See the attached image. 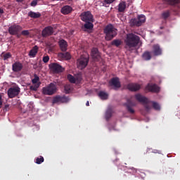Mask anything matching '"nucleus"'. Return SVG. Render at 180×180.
<instances>
[{
    "mask_svg": "<svg viewBox=\"0 0 180 180\" xmlns=\"http://www.w3.org/2000/svg\"><path fill=\"white\" fill-rule=\"evenodd\" d=\"M65 91L66 94H68L70 91V86H65Z\"/></svg>",
    "mask_w": 180,
    "mask_h": 180,
    "instance_id": "nucleus-43",
    "label": "nucleus"
},
{
    "mask_svg": "<svg viewBox=\"0 0 180 180\" xmlns=\"http://www.w3.org/2000/svg\"><path fill=\"white\" fill-rule=\"evenodd\" d=\"M42 60L44 63H46V55H44Z\"/></svg>",
    "mask_w": 180,
    "mask_h": 180,
    "instance_id": "nucleus-49",
    "label": "nucleus"
},
{
    "mask_svg": "<svg viewBox=\"0 0 180 180\" xmlns=\"http://www.w3.org/2000/svg\"><path fill=\"white\" fill-rule=\"evenodd\" d=\"M51 34H54V28L51 26L46 27V36H51Z\"/></svg>",
    "mask_w": 180,
    "mask_h": 180,
    "instance_id": "nucleus-25",
    "label": "nucleus"
},
{
    "mask_svg": "<svg viewBox=\"0 0 180 180\" xmlns=\"http://www.w3.org/2000/svg\"><path fill=\"white\" fill-rule=\"evenodd\" d=\"M50 60V58L49 57V56H46V63H49V61Z\"/></svg>",
    "mask_w": 180,
    "mask_h": 180,
    "instance_id": "nucleus-46",
    "label": "nucleus"
},
{
    "mask_svg": "<svg viewBox=\"0 0 180 180\" xmlns=\"http://www.w3.org/2000/svg\"><path fill=\"white\" fill-rule=\"evenodd\" d=\"M104 2L108 4H113L115 2V0H104Z\"/></svg>",
    "mask_w": 180,
    "mask_h": 180,
    "instance_id": "nucleus-41",
    "label": "nucleus"
},
{
    "mask_svg": "<svg viewBox=\"0 0 180 180\" xmlns=\"http://www.w3.org/2000/svg\"><path fill=\"white\" fill-rule=\"evenodd\" d=\"M52 103L54 105L55 103H60V96H56L53 97L52 100Z\"/></svg>",
    "mask_w": 180,
    "mask_h": 180,
    "instance_id": "nucleus-35",
    "label": "nucleus"
},
{
    "mask_svg": "<svg viewBox=\"0 0 180 180\" xmlns=\"http://www.w3.org/2000/svg\"><path fill=\"white\" fill-rule=\"evenodd\" d=\"M21 34L22 36H29V34H30V32H29V30H22L21 32Z\"/></svg>",
    "mask_w": 180,
    "mask_h": 180,
    "instance_id": "nucleus-39",
    "label": "nucleus"
},
{
    "mask_svg": "<svg viewBox=\"0 0 180 180\" xmlns=\"http://www.w3.org/2000/svg\"><path fill=\"white\" fill-rule=\"evenodd\" d=\"M110 86H114L115 89L117 88H120L122 85L120 84V81L119 80V77H113L109 82Z\"/></svg>",
    "mask_w": 180,
    "mask_h": 180,
    "instance_id": "nucleus-17",
    "label": "nucleus"
},
{
    "mask_svg": "<svg viewBox=\"0 0 180 180\" xmlns=\"http://www.w3.org/2000/svg\"><path fill=\"white\" fill-rule=\"evenodd\" d=\"M91 56L94 61H99L101 60V53L97 48H93L91 49Z\"/></svg>",
    "mask_w": 180,
    "mask_h": 180,
    "instance_id": "nucleus-13",
    "label": "nucleus"
},
{
    "mask_svg": "<svg viewBox=\"0 0 180 180\" xmlns=\"http://www.w3.org/2000/svg\"><path fill=\"white\" fill-rule=\"evenodd\" d=\"M36 164H41V162H44V158L42 156H39V158H37L35 159Z\"/></svg>",
    "mask_w": 180,
    "mask_h": 180,
    "instance_id": "nucleus-36",
    "label": "nucleus"
},
{
    "mask_svg": "<svg viewBox=\"0 0 180 180\" xmlns=\"http://www.w3.org/2000/svg\"><path fill=\"white\" fill-rule=\"evenodd\" d=\"M86 106H89V101H87V102L86 103Z\"/></svg>",
    "mask_w": 180,
    "mask_h": 180,
    "instance_id": "nucleus-50",
    "label": "nucleus"
},
{
    "mask_svg": "<svg viewBox=\"0 0 180 180\" xmlns=\"http://www.w3.org/2000/svg\"><path fill=\"white\" fill-rule=\"evenodd\" d=\"M25 0H16L17 2H23Z\"/></svg>",
    "mask_w": 180,
    "mask_h": 180,
    "instance_id": "nucleus-51",
    "label": "nucleus"
},
{
    "mask_svg": "<svg viewBox=\"0 0 180 180\" xmlns=\"http://www.w3.org/2000/svg\"><path fill=\"white\" fill-rule=\"evenodd\" d=\"M89 63V58L84 55H82L80 58L77 60V68L79 70H84L86 68Z\"/></svg>",
    "mask_w": 180,
    "mask_h": 180,
    "instance_id": "nucleus-5",
    "label": "nucleus"
},
{
    "mask_svg": "<svg viewBox=\"0 0 180 180\" xmlns=\"http://www.w3.org/2000/svg\"><path fill=\"white\" fill-rule=\"evenodd\" d=\"M42 92H43L44 95H46V87H43Z\"/></svg>",
    "mask_w": 180,
    "mask_h": 180,
    "instance_id": "nucleus-47",
    "label": "nucleus"
},
{
    "mask_svg": "<svg viewBox=\"0 0 180 180\" xmlns=\"http://www.w3.org/2000/svg\"><path fill=\"white\" fill-rule=\"evenodd\" d=\"M4 103V101L2 100V95L0 94V109L2 108V105Z\"/></svg>",
    "mask_w": 180,
    "mask_h": 180,
    "instance_id": "nucleus-42",
    "label": "nucleus"
},
{
    "mask_svg": "<svg viewBox=\"0 0 180 180\" xmlns=\"http://www.w3.org/2000/svg\"><path fill=\"white\" fill-rule=\"evenodd\" d=\"M59 46L62 51H67V42L64 39H61L59 41Z\"/></svg>",
    "mask_w": 180,
    "mask_h": 180,
    "instance_id": "nucleus-19",
    "label": "nucleus"
},
{
    "mask_svg": "<svg viewBox=\"0 0 180 180\" xmlns=\"http://www.w3.org/2000/svg\"><path fill=\"white\" fill-rule=\"evenodd\" d=\"M2 13H4V9L0 8V18H1V15H2Z\"/></svg>",
    "mask_w": 180,
    "mask_h": 180,
    "instance_id": "nucleus-48",
    "label": "nucleus"
},
{
    "mask_svg": "<svg viewBox=\"0 0 180 180\" xmlns=\"http://www.w3.org/2000/svg\"><path fill=\"white\" fill-rule=\"evenodd\" d=\"M86 23L84 25V29H87L88 30H92L94 29V21H86Z\"/></svg>",
    "mask_w": 180,
    "mask_h": 180,
    "instance_id": "nucleus-24",
    "label": "nucleus"
},
{
    "mask_svg": "<svg viewBox=\"0 0 180 180\" xmlns=\"http://www.w3.org/2000/svg\"><path fill=\"white\" fill-rule=\"evenodd\" d=\"M9 110V105H6L4 108V112H8Z\"/></svg>",
    "mask_w": 180,
    "mask_h": 180,
    "instance_id": "nucleus-44",
    "label": "nucleus"
},
{
    "mask_svg": "<svg viewBox=\"0 0 180 180\" xmlns=\"http://www.w3.org/2000/svg\"><path fill=\"white\" fill-rule=\"evenodd\" d=\"M165 2H167L169 5H177L179 6L180 4V0H164Z\"/></svg>",
    "mask_w": 180,
    "mask_h": 180,
    "instance_id": "nucleus-26",
    "label": "nucleus"
},
{
    "mask_svg": "<svg viewBox=\"0 0 180 180\" xmlns=\"http://www.w3.org/2000/svg\"><path fill=\"white\" fill-rule=\"evenodd\" d=\"M31 6H36V5H37V0H33L31 4H30Z\"/></svg>",
    "mask_w": 180,
    "mask_h": 180,
    "instance_id": "nucleus-40",
    "label": "nucleus"
},
{
    "mask_svg": "<svg viewBox=\"0 0 180 180\" xmlns=\"http://www.w3.org/2000/svg\"><path fill=\"white\" fill-rule=\"evenodd\" d=\"M57 1H64V0H57Z\"/></svg>",
    "mask_w": 180,
    "mask_h": 180,
    "instance_id": "nucleus-53",
    "label": "nucleus"
},
{
    "mask_svg": "<svg viewBox=\"0 0 180 180\" xmlns=\"http://www.w3.org/2000/svg\"><path fill=\"white\" fill-rule=\"evenodd\" d=\"M124 105L127 108V110L129 113H131V115L134 114L133 106H136V103L132 102L131 99H127V103H125Z\"/></svg>",
    "mask_w": 180,
    "mask_h": 180,
    "instance_id": "nucleus-10",
    "label": "nucleus"
},
{
    "mask_svg": "<svg viewBox=\"0 0 180 180\" xmlns=\"http://www.w3.org/2000/svg\"><path fill=\"white\" fill-rule=\"evenodd\" d=\"M63 15H68V13H71L72 12V7L71 6H64L60 11Z\"/></svg>",
    "mask_w": 180,
    "mask_h": 180,
    "instance_id": "nucleus-18",
    "label": "nucleus"
},
{
    "mask_svg": "<svg viewBox=\"0 0 180 180\" xmlns=\"http://www.w3.org/2000/svg\"><path fill=\"white\" fill-rule=\"evenodd\" d=\"M39 86H40V83H37L36 84L30 86V91H37Z\"/></svg>",
    "mask_w": 180,
    "mask_h": 180,
    "instance_id": "nucleus-34",
    "label": "nucleus"
},
{
    "mask_svg": "<svg viewBox=\"0 0 180 180\" xmlns=\"http://www.w3.org/2000/svg\"><path fill=\"white\" fill-rule=\"evenodd\" d=\"M113 113V111L112 110V108H108L105 112V119L106 120H109L112 117V114Z\"/></svg>",
    "mask_w": 180,
    "mask_h": 180,
    "instance_id": "nucleus-28",
    "label": "nucleus"
},
{
    "mask_svg": "<svg viewBox=\"0 0 180 180\" xmlns=\"http://www.w3.org/2000/svg\"><path fill=\"white\" fill-rule=\"evenodd\" d=\"M145 89L148 91V92H153L154 94H158V92H160V86L155 84H148Z\"/></svg>",
    "mask_w": 180,
    "mask_h": 180,
    "instance_id": "nucleus-9",
    "label": "nucleus"
},
{
    "mask_svg": "<svg viewBox=\"0 0 180 180\" xmlns=\"http://www.w3.org/2000/svg\"><path fill=\"white\" fill-rule=\"evenodd\" d=\"M152 53L155 56H161L162 54V49H161L159 44H154Z\"/></svg>",
    "mask_w": 180,
    "mask_h": 180,
    "instance_id": "nucleus-16",
    "label": "nucleus"
},
{
    "mask_svg": "<svg viewBox=\"0 0 180 180\" xmlns=\"http://www.w3.org/2000/svg\"><path fill=\"white\" fill-rule=\"evenodd\" d=\"M127 89H129V91H131L132 92H136L140 90V88H141V86L136 83H129L127 85Z\"/></svg>",
    "mask_w": 180,
    "mask_h": 180,
    "instance_id": "nucleus-15",
    "label": "nucleus"
},
{
    "mask_svg": "<svg viewBox=\"0 0 180 180\" xmlns=\"http://www.w3.org/2000/svg\"><path fill=\"white\" fill-rule=\"evenodd\" d=\"M60 103H68L70 101V98L65 96H60Z\"/></svg>",
    "mask_w": 180,
    "mask_h": 180,
    "instance_id": "nucleus-30",
    "label": "nucleus"
},
{
    "mask_svg": "<svg viewBox=\"0 0 180 180\" xmlns=\"http://www.w3.org/2000/svg\"><path fill=\"white\" fill-rule=\"evenodd\" d=\"M39 50V47L37 46H34L29 53L30 57H36V55L37 54V51Z\"/></svg>",
    "mask_w": 180,
    "mask_h": 180,
    "instance_id": "nucleus-22",
    "label": "nucleus"
},
{
    "mask_svg": "<svg viewBox=\"0 0 180 180\" xmlns=\"http://www.w3.org/2000/svg\"><path fill=\"white\" fill-rule=\"evenodd\" d=\"M98 96H100L101 99L105 100V99H108V95L107 93L104 91H100L98 94Z\"/></svg>",
    "mask_w": 180,
    "mask_h": 180,
    "instance_id": "nucleus-32",
    "label": "nucleus"
},
{
    "mask_svg": "<svg viewBox=\"0 0 180 180\" xmlns=\"http://www.w3.org/2000/svg\"><path fill=\"white\" fill-rule=\"evenodd\" d=\"M143 23H146V15L141 14L137 18H131L129 21L131 27H140Z\"/></svg>",
    "mask_w": 180,
    "mask_h": 180,
    "instance_id": "nucleus-4",
    "label": "nucleus"
},
{
    "mask_svg": "<svg viewBox=\"0 0 180 180\" xmlns=\"http://www.w3.org/2000/svg\"><path fill=\"white\" fill-rule=\"evenodd\" d=\"M42 36L43 37H46V28H44L42 30Z\"/></svg>",
    "mask_w": 180,
    "mask_h": 180,
    "instance_id": "nucleus-45",
    "label": "nucleus"
},
{
    "mask_svg": "<svg viewBox=\"0 0 180 180\" xmlns=\"http://www.w3.org/2000/svg\"><path fill=\"white\" fill-rule=\"evenodd\" d=\"M112 46H115V47H119V46H122V40L120 39H114L111 42Z\"/></svg>",
    "mask_w": 180,
    "mask_h": 180,
    "instance_id": "nucleus-29",
    "label": "nucleus"
},
{
    "mask_svg": "<svg viewBox=\"0 0 180 180\" xmlns=\"http://www.w3.org/2000/svg\"><path fill=\"white\" fill-rule=\"evenodd\" d=\"M12 70L13 72H20V71L23 70V64L19 61H16L12 65Z\"/></svg>",
    "mask_w": 180,
    "mask_h": 180,
    "instance_id": "nucleus-14",
    "label": "nucleus"
},
{
    "mask_svg": "<svg viewBox=\"0 0 180 180\" xmlns=\"http://www.w3.org/2000/svg\"><path fill=\"white\" fill-rule=\"evenodd\" d=\"M139 43L140 37L133 33H129L127 34L124 39L125 49H127L129 51L133 50L139 46Z\"/></svg>",
    "mask_w": 180,
    "mask_h": 180,
    "instance_id": "nucleus-1",
    "label": "nucleus"
},
{
    "mask_svg": "<svg viewBox=\"0 0 180 180\" xmlns=\"http://www.w3.org/2000/svg\"><path fill=\"white\" fill-rule=\"evenodd\" d=\"M135 98L138 102H141V103H143L144 108L147 112L151 109V106L148 105V103L153 104V108L155 109V110H160L161 109V107L160 106V104L155 101H150L147 97L141 95V94H136L135 95Z\"/></svg>",
    "mask_w": 180,
    "mask_h": 180,
    "instance_id": "nucleus-2",
    "label": "nucleus"
},
{
    "mask_svg": "<svg viewBox=\"0 0 180 180\" xmlns=\"http://www.w3.org/2000/svg\"><path fill=\"white\" fill-rule=\"evenodd\" d=\"M28 16L30 18H32V19H39V18L41 16V14H40V13H36L34 11H30L28 13Z\"/></svg>",
    "mask_w": 180,
    "mask_h": 180,
    "instance_id": "nucleus-21",
    "label": "nucleus"
},
{
    "mask_svg": "<svg viewBox=\"0 0 180 180\" xmlns=\"http://www.w3.org/2000/svg\"><path fill=\"white\" fill-rule=\"evenodd\" d=\"M12 57V55H11V53H7L3 56V58L4 60H6Z\"/></svg>",
    "mask_w": 180,
    "mask_h": 180,
    "instance_id": "nucleus-38",
    "label": "nucleus"
},
{
    "mask_svg": "<svg viewBox=\"0 0 180 180\" xmlns=\"http://www.w3.org/2000/svg\"><path fill=\"white\" fill-rule=\"evenodd\" d=\"M160 29H164V27H161Z\"/></svg>",
    "mask_w": 180,
    "mask_h": 180,
    "instance_id": "nucleus-52",
    "label": "nucleus"
},
{
    "mask_svg": "<svg viewBox=\"0 0 180 180\" xmlns=\"http://www.w3.org/2000/svg\"><path fill=\"white\" fill-rule=\"evenodd\" d=\"M22 26L14 24L8 27V33L11 34V36H15L19 32H22Z\"/></svg>",
    "mask_w": 180,
    "mask_h": 180,
    "instance_id": "nucleus-7",
    "label": "nucleus"
},
{
    "mask_svg": "<svg viewBox=\"0 0 180 180\" xmlns=\"http://www.w3.org/2000/svg\"><path fill=\"white\" fill-rule=\"evenodd\" d=\"M126 1H121L118 4V12L123 13L126 11Z\"/></svg>",
    "mask_w": 180,
    "mask_h": 180,
    "instance_id": "nucleus-20",
    "label": "nucleus"
},
{
    "mask_svg": "<svg viewBox=\"0 0 180 180\" xmlns=\"http://www.w3.org/2000/svg\"><path fill=\"white\" fill-rule=\"evenodd\" d=\"M68 79L70 81V82H71V84H75V77H74V76H72V75H68Z\"/></svg>",
    "mask_w": 180,
    "mask_h": 180,
    "instance_id": "nucleus-37",
    "label": "nucleus"
},
{
    "mask_svg": "<svg viewBox=\"0 0 180 180\" xmlns=\"http://www.w3.org/2000/svg\"><path fill=\"white\" fill-rule=\"evenodd\" d=\"M80 16L83 22H94V16L91 13V11L84 12Z\"/></svg>",
    "mask_w": 180,
    "mask_h": 180,
    "instance_id": "nucleus-8",
    "label": "nucleus"
},
{
    "mask_svg": "<svg viewBox=\"0 0 180 180\" xmlns=\"http://www.w3.org/2000/svg\"><path fill=\"white\" fill-rule=\"evenodd\" d=\"M104 33L105 34V40L110 41V40L117 36V29L115 28L113 25L109 24L104 28Z\"/></svg>",
    "mask_w": 180,
    "mask_h": 180,
    "instance_id": "nucleus-3",
    "label": "nucleus"
},
{
    "mask_svg": "<svg viewBox=\"0 0 180 180\" xmlns=\"http://www.w3.org/2000/svg\"><path fill=\"white\" fill-rule=\"evenodd\" d=\"M34 79H32V82L33 84H40V82H39V81H40V78L39 77V76H37V75H34Z\"/></svg>",
    "mask_w": 180,
    "mask_h": 180,
    "instance_id": "nucleus-33",
    "label": "nucleus"
},
{
    "mask_svg": "<svg viewBox=\"0 0 180 180\" xmlns=\"http://www.w3.org/2000/svg\"><path fill=\"white\" fill-rule=\"evenodd\" d=\"M59 57L65 58V60H71V54L68 52L59 53Z\"/></svg>",
    "mask_w": 180,
    "mask_h": 180,
    "instance_id": "nucleus-27",
    "label": "nucleus"
},
{
    "mask_svg": "<svg viewBox=\"0 0 180 180\" xmlns=\"http://www.w3.org/2000/svg\"><path fill=\"white\" fill-rule=\"evenodd\" d=\"M19 94H20V88L18 86L9 88L7 91L8 96L11 99L16 98Z\"/></svg>",
    "mask_w": 180,
    "mask_h": 180,
    "instance_id": "nucleus-6",
    "label": "nucleus"
},
{
    "mask_svg": "<svg viewBox=\"0 0 180 180\" xmlns=\"http://www.w3.org/2000/svg\"><path fill=\"white\" fill-rule=\"evenodd\" d=\"M142 58L145 61H150L151 60V53L150 51H145L142 55Z\"/></svg>",
    "mask_w": 180,
    "mask_h": 180,
    "instance_id": "nucleus-23",
    "label": "nucleus"
},
{
    "mask_svg": "<svg viewBox=\"0 0 180 180\" xmlns=\"http://www.w3.org/2000/svg\"><path fill=\"white\" fill-rule=\"evenodd\" d=\"M169 16H171V12L169 11H164L162 13V19H168V17Z\"/></svg>",
    "mask_w": 180,
    "mask_h": 180,
    "instance_id": "nucleus-31",
    "label": "nucleus"
},
{
    "mask_svg": "<svg viewBox=\"0 0 180 180\" xmlns=\"http://www.w3.org/2000/svg\"><path fill=\"white\" fill-rule=\"evenodd\" d=\"M49 68L51 71H53L56 74H58V72H63V71L64 70L63 67L57 63H52L49 65Z\"/></svg>",
    "mask_w": 180,
    "mask_h": 180,
    "instance_id": "nucleus-12",
    "label": "nucleus"
},
{
    "mask_svg": "<svg viewBox=\"0 0 180 180\" xmlns=\"http://www.w3.org/2000/svg\"><path fill=\"white\" fill-rule=\"evenodd\" d=\"M57 92V86L54 83H51L46 88V95H54Z\"/></svg>",
    "mask_w": 180,
    "mask_h": 180,
    "instance_id": "nucleus-11",
    "label": "nucleus"
}]
</instances>
